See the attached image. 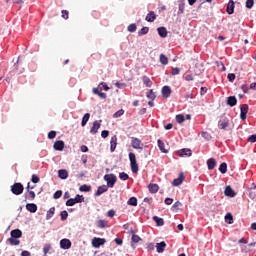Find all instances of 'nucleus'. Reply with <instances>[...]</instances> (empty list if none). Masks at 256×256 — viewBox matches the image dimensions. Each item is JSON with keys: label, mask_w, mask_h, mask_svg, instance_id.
I'll return each instance as SVG.
<instances>
[{"label": "nucleus", "mask_w": 256, "mask_h": 256, "mask_svg": "<svg viewBox=\"0 0 256 256\" xmlns=\"http://www.w3.org/2000/svg\"><path fill=\"white\" fill-rule=\"evenodd\" d=\"M128 157L132 173H139V164H137V156H135V153L130 152Z\"/></svg>", "instance_id": "1"}, {"label": "nucleus", "mask_w": 256, "mask_h": 256, "mask_svg": "<svg viewBox=\"0 0 256 256\" xmlns=\"http://www.w3.org/2000/svg\"><path fill=\"white\" fill-rule=\"evenodd\" d=\"M104 181H106L108 187L113 189L117 183V176L115 174H106L104 175Z\"/></svg>", "instance_id": "2"}, {"label": "nucleus", "mask_w": 256, "mask_h": 256, "mask_svg": "<svg viewBox=\"0 0 256 256\" xmlns=\"http://www.w3.org/2000/svg\"><path fill=\"white\" fill-rule=\"evenodd\" d=\"M25 190V187H23V184L16 182L14 185L11 186V192L13 195H21L23 191Z\"/></svg>", "instance_id": "3"}, {"label": "nucleus", "mask_w": 256, "mask_h": 256, "mask_svg": "<svg viewBox=\"0 0 256 256\" xmlns=\"http://www.w3.org/2000/svg\"><path fill=\"white\" fill-rule=\"evenodd\" d=\"M131 147L133 149H140V151H143V142H141V139L137 137H131Z\"/></svg>", "instance_id": "4"}, {"label": "nucleus", "mask_w": 256, "mask_h": 256, "mask_svg": "<svg viewBox=\"0 0 256 256\" xmlns=\"http://www.w3.org/2000/svg\"><path fill=\"white\" fill-rule=\"evenodd\" d=\"M105 243H107V240H105V238L95 237L92 239V247H94L95 249H99V247L105 245Z\"/></svg>", "instance_id": "5"}, {"label": "nucleus", "mask_w": 256, "mask_h": 256, "mask_svg": "<svg viewBox=\"0 0 256 256\" xmlns=\"http://www.w3.org/2000/svg\"><path fill=\"white\" fill-rule=\"evenodd\" d=\"M101 121L102 120H95L93 122V125L90 129L91 135H97V133L99 132V129H101Z\"/></svg>", "instance_id": "6"}, {"label": "nucleus", "mask_w": 256, "mask_h": 256, "mask_svg": "<svg viewBox=\"0 0 256 256\" xmlns=\"http://www.w3.org/2000/svg\"><path fill=\"white\" fill-rule=\"evenodd\" d=\"M247 113H249V105L242 104L240 107V118L242 121H245L247 119Z\"/></svg>", "instance_id": "7"}, {"label": "nucleus", "mask_w": 256, "mask_h": 256, "mask_svg": "<svg viewBox=\"0 0 256 256\" xmlns=\"http://www.w3.org/2000/svg\"><path fill=\"white\" fill-rule=\"evenodd\" d=\"M177 155L179 157H191V155H193V152L189 148H183L177 151Z\"/></svg>", "instance_id": "8"}, {"label": "nucleus", "mask_w": 256, "mask_h": 256, "mask_svg": "<svg viewBox=\"0 0 256 256\" xmlns=\"http://www.w3.org/2000/svg\"><path fill=\"white\" fill-rule=\"evenodd\" d=\"M71 240L67 239V238H63L62 240H60V248L67 250V249H71Z\"/></svg>", "instance_id": "9"}, {"label": "nucleus", "mask_w": 256, "mask_h": 256, "mask_svg": "<svg viewBox=\"0 0 256 256\" xmlns=\"http://www.w3.org/2000/svg\"><path fill=\"white\" fill-rule=\"evenodd\" d=\"M109 191V187L107 185L99 186L97 191L95 192V197H101L103 193H107Z\"/></svg>", "instance_id": "10"}, {"label": "nucleus", "mask_w": 256, "mask_h": 256, "mask_svg": "<svg viewBox=\"0 0 256 256\" xmlns=\"http://www.w3.org/2000/svg\"><path fill=\"white\" fill-rule=\"evenodd\" d=\"M226 11L228 15H233L235 13V2L233 0H229Z\"/></svg>", "instance_id": "11"}, {"label": "nucleus", "mask_w": 256, "mask_h": 256, "mask_svg": "<svg viewBox=\"0 0 256 256\" xmlns=\"http://www.w3.org/2000/svg\"><path fill=\"white\" fill-rule=\"evenodd\" d=\"M162 97H164V99H169V97H171V87L170 86L162 87Z\"/></svg>", "instance_id": "12"}, {"label": "nucleus", "mask_w": 256, "mask_h": 256, "mask_svg": "<svg viewBox=\"0 0 256 256\" xmlns=\"http://www.w3.org/2000/svg\"><path fill=\"white\" fill-rule=\"evenodd\" d=\"M185 177L183 176V173L179 175L178 178H175L172 182L173 187H179V185L183 184Z\"/></svg>", "instance_id": "13"}, {"label": "nucleus", "mask_w": 256, "mask_h": 256, "mask_svg": "<svg viewBox=\"0 0 256 256\" xmlns=\"http://www.w3.org/2000/svg\"><path fill=\"white\" fill-rule=\"evenodd\" d=\"M53 147L55 151H63V149H65V142L58 140L54 143Z\"/></svg>", "instance_id": "14"}, {"label": "nucleus", "mask_w": 256, "mask_h": 256, "mask_svg": "<svg viewBox=\"0 0 256 256\" xmlns=\"http://www.w3.org/2000/svg\"><path fill=\"white\" fill-rule=\"evenodd\" d=\"M10 235L14 239H21V237H23V232L20 229H14L10 232Z\"/></svg>", "instance_id": "15"}, {"label": "nucleus", "mask_w": 256, "mask_h": 256, "mask_svg": "<svg viewBox=\"0 0 256 256\" xmlns=\"http://www.w3.org/2000/svg\"><path fill=\"white\" fill-rule=\"evenodd\" d=\"M115 149H117V136L116 135L112 136L111 140H110L111 153H114Z\"/></svg>", "instance_id": "16"}, {"label": "nucleus", "mask_w": 256, "mask_h": 256, "mask_svg": "<svg viewBox=\"0 0 256 256\" xmlns=\"http://www.w3.org/2000/svg\"><path fill=\"white\" fill-rule=\"evenodd\" d=\"M165 247H167V243H165V241L156 243L157 253H163L165 251Z\"/></svg>", "instance_id": "17"}, {"label": "nucleus", "mask_w": 256, "mask_h": 256, "mask_svg": "<svg viewBox=\"0 0 256 256\" xmlns=\"http://www.w3.org/2000/svg\"><path fill=\"white\" fill-rule=\"evenodd\" d=\"M207 167L209 171H213L215 167H217V161L214 158H210L207 160Z\"/></svg>", "instance_id": "18"}, {"label": "nucleus", "mask_w": 256, "mask_h": 256, "mask_svg": "<svg viewBox=\"0 0 256 256\" xmlns=\"http://www.w3.org/2000/svg\"><path fill=\"white\" fill-rule=\"evenodd\" d=\"M185 13V0H178V15Z\"/></svg>", "instance_id": "19"}, {"label": "nucleus", "mask_w": 256, "mask_h": 256, "mask_svg": "<svg viewBox=\"0 0 256 256\" xmlns=\"http://www.w3.org/2000/svg\"><path fill=\"white\" fill-rule=\"evenodd\" d=\"M224 194L226 197H235V195H237L231 186H226Z\"/></svg>", "instance_id": "20"}, {"label": "nucleus", "mask_w": 256, "mask_h": 256, "mask_svg": "<svg viewBox=\"0 0 256 256\" xmlns=\"http://www.w3.org/2000/svg\"><path fill=\"white\" fill-rule=\"evenodd\" d=\"M26 209L30 213H37V204H35V203H28V204H26Z\"/></svg>", "instance_id": "21"}, {"label": "nucleus", "mask_w": 256, "mask_h": 256, "mask_svg": "<svg viewBox=\"0 0 256 256\" xmlns=\"http://www.w3.org/2000/svg\"><path fill=\"white\" fill-rule=\"evenodd\" d=\"M155 19H157V16L155 15V12H153V11H150V12L147 14L146 18H145V20H146L148 23H153V21H155Z\"/></svg>", "instance_id": "22"}, {"label": "nucleus", "mask_w": 256, "mask_h": 256, "mask_svg": "<svg viewBox=\"0 0 256 256\" xmlns=\"http://www.w3.org/2000/svg\"><path fill=\"white\" fill-rule=\"evenodd\" d=\"M157 31H158L159 37H161L162 39H165V37H167V28H165V27H158Z\"/></svg>", "instance_id": "23"}, {"label": "nucleus", "mask_w": 256, "mask_h": 256, "mask_svg": "<svg viewBox=\"0 0 256 256\" xmlns=\"http://www.w3.org/2000/svg\"><path fill=\"white\" fill-rule=\"evenodd\" d=\"M227 105H229V107H235V105H237V98L235 96H229L227 98Z\"/></svg>", "instance_id": "24"}, {"label": "nucleus", "mask_w": 256, "mask_h": 256, "mask_svg": "<svg viewBox=\"0 0 256 256\" xmlns=\"http://www.w3.org/2000/svg\"><path fill=\"white\" fill-rule=\"evenodd\" d=\"M92 93H94V95H98L100 99H107V94L104 92H100L99 88H93Z\"/></svg>", "instance_id": "25"}, {"label": "nucleus", "mask_w": 256, "mask_h": 256, "mask_svg": "<svg viewBox=\"0 0 256 256\" xmlns=\"http://www.w3.org/2000/svg\"><path fill=\"white\" fill-rule=\"evenodd\" d=\"M153 221L156 223L157 227H163V225H165V220L158 216H153Z\"/></svg>", "instance_id": "26"}, {"label": "nucleus", "mask_w": 256, "mask_h": 256, "mask_svg": "<svg viewBox=\"0 0 256 256\" xmlns=\"http://www.w3.org/2000/svg\"><path fill=\"white\" fill-rule=\"evenodd\" d=\"M157 143L161 153H169V150L165 149V143L161 139H158Z\"/></svg>", "instance_id": "27"}, {"label": "nucleus", "mask_w": 256, "mask_h": 256, "mask_svg": "<svg viewBox=\"0 0 256 256\" xmlns=\"http://www.w3.org/2000/svg\"><path fill=\"white\" fill-rule=\"evenodd\" d=\"M58 177L59 179H67V177H69V172H67V170L65 169H61L58 171Z\"/></svg>", "instance_id": "28"}, {"label": "nucleus", "mask_w": 256, "mask_h": 256, "mask_svg": "<svg viewBox=\"0 0 256 256\" xmlns=\"http://www.w3.org/2000/svg\"><path fill=\"white\" fill-rule=\"evenodd\" d=\"M218 127H219V129H223V130H225V129H227V127H229V120H220L219 122H218Z\"/></svg>", "instance_id": "29"}, {"label": "nucleus", "mask_w": 256, "mask_h": 256, "mask_svg": "<svg viewBox=\"0 0 256 256\" xmlns=\"http://www.w3.org/2000/svg\"><path fill=\"white\" fill-rule=\"evenodd\" d=\"M7 242L10 243V245L12 246H17V245H20L21 243V241H19L18 238H13V237L8 238Z\"/></svg>", "instance_id": "30"}, {"label": "nucleus", "mask_w": 256, "mask_h": 256, "mask_svg": "<svg viewBox=\"0 0 256 256\" xmlns=\"http://www.w3.org/2000/svg\"><path fill=\"white\" fill-rule=\"evenodd\" d=\"M53 215H55V207H51L46 214V221H49L53 218Z\"/></svg>", "instance_id": "31"}, {"label": "nucleus", "mask_w": 256, "mask_h": 256, "mask_svg": "<svg viewBox=\"0 0 256 256\" xmlns=\"http://www.w3.org/2000/svg\"><path fill=\"white\" fill-rule=\"evenodd\" d=\"M127 205H130L131 207H137V197H130L127 201Z\"/></svg>", "instance_id": "32"}, {"label": "nucleus", "mask_w": 256, "mask_h": 256, "mask_svg": "<svg viewBox=\"0 0 256 256\" xmlns=\"http://www.w3.org/2000/svg\"><path fill=\"white\" fill-rule=\"evenodd\" d=\"M90 118H91V114H89V113L84 114V116L82 118L81 126L85 127V125H87V123L89 122Z\"/></svg>", "instance_id": "33"}, {"label": "nucleus", "mask_w": 256, "mask_h": 256, "mask_svg": "<svg viewBox=\"0 0 256 256\" xmlns=\"http://www.w3.org/2000/svg\"><path fill=\"white\" fill-rule=\"evenodd\" d=\"M146 97L148 99H150V101H155V99L157 98V95L155 94V92H153V89H150L147 94Z\"/></svg>", "instance_id": "34"}, {"label": "nucleus", "mask_w": 256, "mask_h": 256, "mask_svg": "<svg viewBox=\"0 0 256 256\" xmlns=\"http://www.w3.org/2000/svg\"><path fill=\"white\" fill-rule=\"evenodd\" d=\"M142 81H143L144 85L147 87H152V85H153V82L151 81V79L148 76H143Z\"/></svg>", "instance_id": "35"}, {"label": "nucleus", "mask_w": 256, "mask_h": 256, "mask_svg": "<svg viewBox=\"0 0 256 256\" xmlns=\"http://www.w3.org/2000/svg\"><path fill=\"white\" fill-rule=\"evenodd\" d=\"M148 189L151 193H157L159 191V185L157 184H149Z\"/></svg>", "instance_id": "36"}, {"label": "nucleus", "mask_w": 256, "mask_h": 256, "mask_svg": "<svg viewBox=\"0 0 256 256\" xmlns=\"http://www.w3.org/2000/svg\"><path fill=\"white\" fill-rule=\"evenodd\" d=\"M149 33V27H142L140 31H138V37H143V35H147Z\"/></svg>", "instance_id": "37"}, {"label": "nucleus", "mask_w": 256, "mask_h": 256, "mask_svg": "<svg viewBox=\"0 0 256 256\" xmlns=\"http://www.w3.org/2000/svg\"><path fill=\"white\" fill-rule=\"evenodd\" d=\"M160 63L162 65H168L169 58H167V56H165V54H160Z\"/></svg>", "instance_id": "38"}, {"label": "nucleus", "mask_w": 256, "mask_h": 256, "mask_svg": "<svg viewBox=\"0 0 256 256\" xmlns=\"http://www.w3.org/2000/svg\"><path fill=\"white\" fill-rule=\"evenodd\" d=\"M219 171H220V173L225 175V173H227V163H225V162L221 163L219 166Z\"/></svg>", "instance_id": "39"}, {"label": "nucleus", "mask_w": 256, "mask_h": 256, "mask_svg": "<svg viewBox=\"0 0 256 256\" xmlns=\"http://www.w3.org/2000/svg\"><path fill=\"white\" fill-rule=\"evenodd\" d=\"M225 221L226 223H228L229 225H233V215L231 213H227L225 215Z\"/></svg>", "instance_id": "40"}, {"label": "nucleus", "mask_w": 256, "mask_h": 256, "mask_svg": "<svg viewBox=\"0 0 256 256\" xmlns=\"http://www.w3.org/2000/svg\"><path fill=\"white\" fill-rule=\"evenodd\" d=\"M79 190L84 193H89V191H91V186L83 184L82 186H80Z\"/></svg>", "instance_id": "41"}, {"label": "nucleus", "mask_w": 256, "mask_h": 256, "mask_svg": "<svg viewBox=\"0 0 256 256\" xmlns=\"http://www.w3.org/2000/svg\"><path fill=\"white\" fill-rule=\"evenodd\" d=\"M97 227H99V229H105V227H107V220H99L97 222Z\"/></svg>", "instance_id": "42"}, {"label": "nucleus", "mask_w": 256, "mask_h": 256, "mask_svg": "<svg viewBox=\"0 0 256 256\" xmlns=\"http://www.w3.org/2000/svg\"><path fill=\"white\" fill-rule=\"evenodd\" d=\"M73 199H74L75 203H83V201H85V197H83V195H79V194H77L75 196V198H73Z\"/></svg>", "instance_id": "43"}, {"label": "nucleus", "mask_w": 256, "mask_h": 256, "mask_svg": "<svg viewBox=\"0 0 256 256\" xmlns=\"http://www.w3.org/2000/svg\"><path fill=\"white\" fill-rule=\"evenodd\" d=\"M98 89H100V91H109V87L107 85V83L105 82H101L99 85H98Z\"/></svg>", "instance_id": "44"}, {"label": "nucleus", "mask_w": 256, "mask_h": 256, "mask_svg": "<svg viewBox=\"0 0 256 256\" xmlns=\"http://www.w3.org/2000/svg\"><path fill=\"white\" fill-rule=\"evenodd\" d=\"M176 122L181 124L185 122V116L183 114L176 115Z\"/></svg>", "instance_id": "45"}, {"label": "nucleus", "mask_w": 256, "mask_h": 256, "mask_svg": "<svg viewBox=\"0 0 256 256\" xmlns=\"http://www.w3.org/2000/svg\"><path fill=\"white\" fill-rule=\"evenodd\" d=\"M119 179H121V181H127L129 179V174H127L125 172H120Z\"/></svg>", "instance_id": "46"}, {"label": "nucleus", "mask_w": 256, "mask_h": 256, "mask_svg": "<svg viewBox=\"0 0 256 256\" xmlns=\"http://www.w3.org/2000/svg\"><path fill=\"white\" fill-rule=\"evenodd\" d=\"M60 217H61V221H67V217H69V213L67 212V210H63L60 213Z\"/></svg>", "instance_id": "47"}, {"label": "nucleus", "mask_w": 256, "mask_h": 256, "mask_svg": "<svg viewBox=\"0 0 256 256\" xmlns=\"http://www.w3.org/2000/svg\"><path fill=\"white\" fill-rule=\"evenodd\" d=\"M30 185H29V183H28V185H27V187H26V189H27V191H28V193H29V195H30V199H31V201H33V199H35V197H36V195H35V192L34 191H32V190H29L30 189Z\"/></svg>", "instance_id": "48"}, {"label": "nucleus", "mask_w": 256, "mask_h": 256, "mask_svg": "<svg viewBox=\"0 0 256 256\" xmlns=\"http://www.w3.org/2000/svg\"><path fill=\"white\" fill-rule=\"evenodd\" d=\"M255 5V0H246V9H253Z\"/></svg>", "instance_id": "49"}, {"label": "nucleus", "mask_w": 256, "mask_h": 256, "mask_svg": "<svg viewBox=\"0 0 256 256\" xmlns=\"http://www.w3.org/2000/svg\"><path fill=\"white\" fill-rule=\"evenodd\" d=\"M127 30L129 31V33H135V31H137V25L136 24H130L128 26Z\"/></svg>", "instance_id": "50"}, {"label": "nucleus", "mask_w": 256, "mask_h": 256, "mask_svg": "<svg viewBox=\"0 0 256 256\" xmlns=\"http://www.w3.org/2000/svg\"><path fill=\"white\" fill-rule=\"evenodd\" d=\"M73 205H77L74 198H70L66 201V207H73Z\"/></svg>", "instance_id": "51"}, {"label": "nucleus", "mask_w": 256, "mask_h": 256, "mask_svg": "<svg viewBox=\"0 0 256 256\" xmlns=\"http://www.w3.org/2000/svg\"><path fill=\"white\" fill-rule=\"evenodd\" d=\"M124 113H125V110L120 109V110H118L117 112H115V113L113 114V117H114L115 119H117V118L121 117Z\"/></svg>", "instance_id": "52"}, {"label": "nucleus", "mask_w": 256, "mask_h": 256, "mask_svg": "<svg viewBox=\"0 0 256 256\" xmlns=\"http://www.w3.org/2000/svg\"><path fill=\"white\" fill-rule=\"evenodd\" d=\"M49 251H51V244H45L43 247V253L45 255H47V253H49Z\"/></svg>", "instance_id": "53"}, {"label": "nucleus", "mask_w": 256, "mask_h": 256, "mask_svg": "<svg viewBox=\"0 0 256 256\" xmlns=\"http://www.w3.org/2000/svg\"><path fill=\"white\" fill-rule=\"evenodd\" d=\"M115 87H117V89H125V87H127V84L123 82H116Z\"/></svg>", "instance_id": "54"}, {"label": "nucleus", "mask_w": 256, "mask_h": 256, "mask_svg": "<svg viewBox=\"0 0 256 256\" xmlns=\"http://www.w3.org/2000/svg\"><path fill=\"white\" fill-rule=\"evenodd\" d=\"M55 137H57V132L55 130H51L48 133V139H55Z\"/></svg>", "instance_id": "55"}, {"label": "nucleus", "mask_w": 256, "mask_h": 256, "mask_svg": "<svg viewBox=\"0 0 256 256\" xmlns=\"http://www.w3.org/2000/svg\"><path fill=\"white\" fill-rule=\"evenodd\" d=\"M141 241V237L139 235H132V243H139Z\"/></svg>", "instance_id": "56"}, {"label": "nucleus", "mask_w": 256, "mask_h": 256, "mask_svg": "<svg viewBox=\"0 0 256 256\" xmlns=\"http://www.w3.org/2000/svg\"><path fill=\"white\" fill-rule=\"evenodd\" d=\"M201 135L203 139H206V141H211V134H209L208 132H202Z\"/></svg>", "instance_id": "57"}, {"label": "nucleus", "mask_w": 256, "mask_h": 256, "mask_svg": "<svg viewBox=\"0 0 256 256\" xmlns=\"http://www.w3.org/2000/svg\"><path fill=\"white\" fill-rule=\"evenodd\" d=\"M62 195H63V191L58 190V191H56V192L54 193L53 197H54L55 199H61Z\"/></svg>", "instance_id": "58"}, {"label": "nucleus", "mask_w": 256, "mask_h": 256, "mask_svg": "<svg viewBox=\"0 0 256 256\" xmlns=\"http://www.w3.org/2000/svg\"><path fill=\"white\" fill-rule=\"evenodd\" d=\"M227 78H228V81H230V83H233V81H235V78H236L235 73H229Z\"/></svg>", "instance_id": "59"}, {"label": "nucleus", "mask_w": 256, "mask_h": 256, "mask_svg": "<svg viewBox=\"0 0 256 256\" xmlns=\"http://www.w3.org/2000/svg\"><path fill=\"white\" fill-rule=\"evenodd\" d=\"M101 137L102 139H107V137H109V130H103L101 132Z\"/></svg>", "instance_id": "60"}, {"label": "nucleus", "mask_w": 256, "mask_h": 256, "mask_svg": "<svg viewBox=\"0 0 256 256\" xmlns=\"http://www.w3.org/2000/svg\"><path fill=\"white\" fill-rule=\"evenodd\" d=\"M31 181H32V183H39V181H40L39 176L33 174Z\"/></svg>", "instance_id": "61"}, {"label": "nucleus", "mask_w": 256, "mask_h": 256, "mask_svg": "<svg viewBox=\"0 0 256 256\" xmlns=\"http://www.w3.org/2000/svg\"><path fill=\"white\" fill-rule=\"evenodd\" d=\"M146 249L153 251L155 249V243H148Z\"/></svg>", "instance_id": "62"}, {"label": "nucleus", "mask_w": 256, "mask_h": 256, "mask_svg": "<svg viewBox=\"0 0 256 256\" xmlns=\"http://www.w3.org/2000/svg\"><path fill=\"white\" fill-rule=\"evenodd\" d=\"M179 73H181V70L176 67L172 69L171 75H179Z\"/></svg>", "instance_id": "63"}, {"label": "nucleus", "mask_w": 256, "mask_h": 256, "mask_svg": "<svg viewBox=\"0 0 256 256\" xmlns=\"http://www.w3.org/2000/svg\"><path fill=\"white\" fill-rule=\"evenodd\" d=\"M248 141H250V143H256V135L252 134L249 136Z\"/></svg>", "instance_id": "64"}]
</instances>
